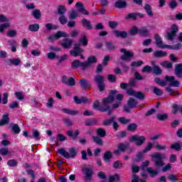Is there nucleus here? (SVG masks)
I'll return each mask as SVG.
<instances>
[{"mask_svg":"<svg viewBox=\"0 0 182 182\" xmlns=\"http://www.w3.org/2000/svg\"><path fill=\"white\" fill-rule=\"evenodd\" d=\"M115 95H117V90L112 91L111 95L108 97L103 99L102 104L101 106L99 104V101H95L93 105L94 109H98L101 112H107V110H109V107H106V108H104V107L105 106H106V105H109V103L113 102V101L114 100Z\"/></svg>","mask_w":182,"mask_h":182,"instance_id":"f257e3e1","label":"nucleus"},{"mask_svg":"<svg viewBox=\"0 0 182 182\" xmlns=\"http://www.w3.org/2000/svg\"><path fill=\"white\" fill-rule=\"evenodd\" d=\"M155 39H156L157 47L160 48L161 49H172L173 50H178V49H180L182 46L181 43H178L173 46H168V45L164 44L163 41H161V38L159 35L155 36Z\"/></svg>","mask_w":182,"mask_h":182,"instance_id":"f03ea898","label":"nucleus"},{"mask_svg":"<svg viewBox=\"0 0 182 182\" xmlns=\"http://www.w3.org/2000/svg\"><path fill=\"white\" fill-rule=\"evenodd\" d=\"M58 151L59 154L65 157V159H73V157L77 156V151H76L75 148H70L68 152L63 148L58 149Z\"/></svg>","mask_w":182,"mask_h":182,"instance_id":"7ed1b4c3","label":"nucleus"},{"mask_svg":"<svg viewBox=\"0 0 182 182\" xmlns=\"http://www.w3.org/2000/svg\"><path fill=\"white\" fill-rule=\"evenodd\" d=\"M177 32H178V26L177 24H172L169 30L167 31V39L173 42L177 36Z\"/></svg>","mask_w":182,"mask_h":182,"instance_id":"20e7f679","label":"nucleus"},{"mask_svg":"<svg viewBox=\"0 0 182 182\" xmlns=\"http://www.w3.org/2000/svg\"><path fill=\"white\" fill-rule=\"evenodd\" d=\"M167 156L166 154L156 153L152 155L153 161H155V166L156 167H163L164 166V162H163V159H166Z\"/></svg>","mask_w":182,"mask_h":182,"instance_id":"39448f33","label":"nucleus"},{"mask_svg":"<svg viewBox=\"0 0 182 182\" xmlns=\"http://www.w3.org/2000/svg\"><path fill=\"white\" fill-rule=\"evenodd\" d=\"M129 140L135 143L136 146H140L144 144L146 137L144 136L134 135L130 137Z\"/></svg>","mask_w":182,"mask_h":182,"instance_id":"423d86ee","label":"nucleus"},{"mask_svg":"<svg viewBox=\"0 0 182 182\" xmlns=\"http://www.w3.org/2000/svg\"><path fill=\"white\" fill-rule=\"evenodd\" d=\"M85 52V50L79 46L78 44H75L74 48L70 51V54L72 56H79Z\"/></svg>","mask_w":182,"mask_h":182,"instance_id":"0eeeda50","label":"nucleus"},{"mask_svg":"<svg viewBox=\"0 0 182 182\" xmlns=\"http://www.w3.org/2000/svg\"><path fill=\"white\" fill-rule=\"evenodd\" d=\"M68 36V33L63 31H58L53 36H50L48 37V41L50 42H53V41H57V39H60V38H66Z\"/></svg>","mask_w":182,"mask_h":182,"instance_id":"6e6552de","label":"nucleus"},{"mask_svg":"<svg viewBox=\"0 0 182 182\" xmlns=\"http://www.w3.org/2000/svg\"><path fill=\"white\" fill-rule=\"evenodd\" d=\"M120 52L121 53H123V55L121 56V59L122 60H130V58H133L134 53L130 50H127L124 48H122Z\"/></svg>","mask_w":182,"mask_h":182,"instance_id":"1a4fd4ad","label":"nucleus"},{"mask_svg":"<svg viewBox=\"0 0 182 182\" xmlns=\"http://www.w3.org/2000/svg\"><path fill=\"white\" fill-rule=\"evenodd\" d=\"M165 79L166 82H168L169 86H172L173 87H178L180 86V82H178L173 76H166Z\"/></svg>","mask_w":182,"mask_h":182,"instance_id":"9d476101","label":"nucleus"},{"mask_svg":"<svg viewBox=\"0 0 182 182\" xmlns=\"http://www.w3.org/2000/svg\"><path fill=\"white\" fill-rule=\"evenodd\" d=\"M127 95L129 96H134V97H136L137 99H144V95L141 92H136L133 90H127Z\"/></svg>","mask_w":182,"mask_h":182,"instance_id":"9b49d317","label":"nucleus"},{"mask_svg":"<svg viewBox=\"0 0 182 182\" xmlns=\"http://www.w3.org/2000/svg\"><path fill=\"white\" fill-rule=\"evenodd\" d=\"M151 149H153V144H151V142L148 143L146 144V148L143 150L142 152H139L137 154V160H141V158L143 157V153H147V151H150V150H151Z\"/></svg>","mask_w":182,"mask_h":182,"instance_id":"f8f14e48","label":"nucleus"},{"mask_svg":"<svg viewBox=\"0 0 182 182\" xmlns=\"http://www.w3.org/2000/svg\"><path fill=\"white\" fill-rule=\"evenodd\" d=\"M75 8H77V10L80 14H83L84 15H87L89 14V11L85 10V6L81 2L76 3Z\"/></svg>","mask_w":182,"mask_h":182,"instance_id":"ddd939ff","label":"nucleus"},{"mask_svg":"<svg viewBox=\"0 0 182 182\" xmlns=\"http://www.w3.org/2000/svg\"><path fill=\"white\" fill-rule=\"evenodd\" d=\"M82 173L85 174L87 180H90L92 176H93V170L90 168L85 167L82 168Z\"/></svg>","mask_w":182,"mask_h":182,"instance_id":"4468645a","label":"nucleus"},{"mask_svg":"<svg viewBox=\"0 0 182 182\" xmlns=\"http://www.w3.org/2000/svg\"><path fill=\"white\" fill-rule=\"evenodd\" d=\"M114 121V117H112L110 119H107L104 122V125L109 126V124H112V123H113L112 126L114 130H117V129H119V124Z\"/></svg>","mask_w":182,"mask_h":182,"instance_id":"2eb2a0df","label":"nucleus"},{"mask_svg":"<svg viewBox=\"0 0 182 182\" xmlns=\"http://www.w3.org/2000/svg\"><path fill=\"white\" fill-rule=\"evenodd\" d=\"M175 75L177 77H182V63L175 65Z\"/></svg>","mask_w":182,"mask_h":182,"instance_id":"dca6fc26","label":"nucleus"},{"mask_svg":"<svg viewBox=\"0 0 182 182\" xmlns=\"http://www.w3.org/2000/svg\"><path fill=\"white\" fill-rule=\"evenodd\" d=\"M74 101L77 105H80L82 103L86 105V104L89 103V100H87V98L84 97L79 98V97L75 96Z\"/></svg>","mask_w":182,"mask_h":182,"instance_id":"f3484780","label":"nucleus"},{"mask_svg":"<svg viewBox=\"0 0 182 182\" xmlns=\"http://www.w3.org/2000/svg\"><path fill=\"white\" fill-rule=\"evenodd\" d=\"M144 9L149 16H154V13H153V9L151 8V6H150V4H146L144 6Z\"/></svg>","mask_w":182,"mask_h":182,"instance_id":"a211bd4d","label":"nucleus"},{"mask_svg":"<svg viewBox=\"0 0 182 182\" xmlns=\"http://www.w3.org/2000/svg\"><path fill=\"white\" fill-rule=\"evenodd\" d=\"M87 43H88V40H87V37H86V36H85V34H82L81 37L80 38L79 40V46H87Z\"/></svg>","mask_w":182,"mask_h":182,"instance_id":"6ab92c4d","label":"nucleus"},{"mask_svg":"<svg viewBox=\"0 0 182 182\" xmlns=\"http://www.w3.org/2000/svg\"><path fill=\"white\" fill-rule=\"evenodd\" d=\"M72 43H73V41L69 38L65 40V42L62 43L63 48L65 49H69L70 46H72Z\"/></svg>","mask_w":182,"mask_h":182,"instance_id":"aec40b11","label":"nucleus"},{"mask_svg":"<svg viewBox=\"0 0 182 182\" xmlns=\"http://www.w3.org/2000/svg\"><path fill=\"white\" fill-rule=\"evenodd\" d=\"M114 5L116 8L123 9V8H126V6L127 5V4L124 1L119 0L116 1Z\"/></svg>","mask_w":182,"mask_h":182,"instance_id":"412c9836","label":"nucleus"},{"mask_svg":"<svg viewBox=\"0 0 182 182\" xmlns=\"http://www.w3.org/2000/svg\"><path fill=\"white\" fill-rule=\"evenodd\" d=\"M114 34L117 38H127V33L126 31H114Z\"/></svg>","mask_w":182,"mask_h":182,"instance_id":"4be33fe9","label":"nucleus"},{"mask_svg":"<svg viewBox=\"0 0 182 182\" xmlns=\"http://www.w3.org/2000/svg\"><path fill=\"white\" fill-rule=\"evenodd\" d=\"M154 55L156 58H163L164 56H167V53L163 50H158L154 53Z\"/></svg>","mask_w":182,"mask_h":182,"instance_id":"5701e85b","label":"nucleus"},{"mask_svg":"<svg viewBox=\"0 0 182 182\" xmlns=\"http://www.w3.org/2000/svg\"><path fill=\"white\" fill-rule=\"evenodd\" d=\"M8 116V114L3 116V118L0 121V126H4V124H7V123H9V117Z\"/></svg>","mask_w":182,"mask_h":182,"instance_id":"b1692460","label":"nucleus"},{"mask_svg":"<svg viewBox=\"0 0 182 182\" xmlns=\"http://www.w3.org/2000/svg\"><path fill=\"white\" fill-rule=\"evenodd\" d=\"M160 65L163 68H166V69H171L173 68V63L169 61H163L160 63Z\"/></svg>","mask_w":182,"mask_h":182,"instance_id":"393cba45","label":"nucleus"},{"mask_svg":"<svg viewBox=\"0 0 182 182\" xmlns=\"http://www.w3.org/2000/svg\"><path fill=\"white\" fill-rule=\"evenodd\" d=\"M62 112L64 113H66L67 114H71L72 116H75V114H77V111L73 110V109H69L66 108H63Z\"/></svg>","mask_w":182,"mask_h":182,"instance_id":"a878e982","label":"nucleus"},{"mask_svg":"<svg viewBox=\"0 0 182 182\" xmlns=\"http://www.w3.org/2000/svg\"><path fill=\"white\" fill-rule=\"evenodd\" d=\"M28 29L31 32H38V31H39V24L38 23L31 24L28 26Z\"/></svg>","mask_w":182,"mask_h":182,"instance_id":"bb28decb","label":"nucleus"},{"mask_svg":"<svg viewBox=\"0 0 182 182\" xmlns=\"http://www.w3.org/2000/svg\"><path fill=\"white\" fill-rule=\"evenodd\" d=\"M82 23L83 26L87 28V29H92V24H90V21L86 18H83L82 20Z\"/></svg>","mask_w":182,"mask_h":182,"instance_id":"cd10ccee","label":"nucleus"},{"mask_svg":"<svg viewBox=\"0 0 182 182\" xmlns=\"http://www.w3.org/2000/svg\"><path fill=\"white\" fill-rule=\"evenodd\" d=\"M94 80L96 83H98V85H102L105 82V77L100 75H97L95 77Z\"/></svg>","mask_w":182,"mask_h":182,"instance_id":"c85d7f7f","label":"nucleus"},{"mask_svg":"<svg viewBox=\"0 0 182 182\" xmlns=\"http://www.w3.org/2000/svg\"><path fill=\"white\" fill-rule=\"evenodd\" d=\"M11 26V23H5L0 24V33H4L5 32V30Z\"/></svg>","mask_w":182,"mask_h":182,"instance_id":"c756f323","label":"nucleus"},{"mask_svg":"<svg viewBox=\"0 0 182 182\" xmlns=\"http://www.w3.org/2000/svg\"><path fill=\"white\" fill-rule=\"evenodd\" d=\"M146 171L149 173V174H150L151 177H156V176L159 174V171L152 169L150 167L147 168Z\"/></svg>","mask_w":182,"mask_h":182,"instance_id":"7c9ffc66","label":"nucleus"},{"mask_svg":"<svg viewBox=\"0 0 182 182\" xmlns=\"http://www.w3.org/2000/svg\"><path fill=\"white\" fill-rule=\"evenodd\" d=\"M31 15L36 18L39 19L41 16H42V14H41V10L35 9L33 11Z\"/></svg>","mask_w":182,"mask_h":182,"instance_id":"2f4dec72","label":"nucleus"},{"mask_svg":"<svg viewBox=\"0 0 182 182\" xmlns=\"http://www.w3.org/2000/svg\"><path fill=\"white\" fill-rule=\"evenodd\" d=\"M0 154L1 156H11V152H9V150L8 149V148H1L0 149Z\"/></svg>","mask_w":182,"mask_h":182,"instance_id":"473e14b6","label":"nucleus"},{"mask_svg":"<svg viewBox=\"0 0 182 182\" xmlns=\"http://www.w3.org/2000/svg\"><path fill=\"white\" fill-rule=\"evenodd\" d=\"M80 85L81 87H84L85 89H86V87H89V86H90V83L85 79H82L80 81Z\"/></svg>","mask_w":182,"mask_h":182,"instance_id":"72a5a7b5","label":"nucleus"},{"mask_svg":"<svg viewBox=\"0 0 182 182\" xmlns=\"http://www.w3.org/2000/svg\"><path fill=\"white\" fill-rule=\"evenodd\" d=\"M152 65H154V67H153L154 73L155 75H161V69L159 66L154 65V63H152Z\"/></svg>","mask_w":182,"mask_h":182,"instance_id":"f704fd0d","label":"nucleus"},{"mask_svg":"<svg viewBox=\"0 0 182 182\" xmlns=\"http://www.w3.org/2000/svg\"><path fill=\"white\" fill-rule=\"evenodd\" d=\"M11 129L16 134H19V133H21V128H19V126L16 124L11 125Z\"/></svg>","mask_w":182,"mask_h":182,"instance_id":"c9c22d12","label":"nucleus"},{"mask_svg":"<svg viewBox=\"0 0 182 182\" xmlns=\"http://www.w3.org/2000/svg\"><path fill=\"white\" fill-rule=\"evenodd\" d=\"M60 23H61V25H66V23H68V18H66V16H65V15H61L59 17L58 19Z\"/></svg>","mask_w":182,"mask_h":182,"instance_id":"e433bc0d","label":"nucleus"},{"mask_svg":"<svg viewBox=\"0 0 182 182\" xmlns=\"http://www.w3.org/2000/svg\"><path fill=\"white\" fill-rule=\"evenodd\" d=\"M79 16V13L75 10L71 11L69 16V19H76Z\"/></svg>","mask_w":182,"mask_h":182,"instance_id":"4c0bfd02","label":"nucleus"},{"mask_svg":"<svg viewBox=\"0 0 182 182\" xmlns=\"http://www.w3.org/2000/svg\"><path fill=\"white\" fill-rule=\"evenodd\" d=\"M92 139L96 143V144H98V146H103V141L101 139L100 137L99 136H92Z\"/></svg>","mask_w":182,"mask_h":182,"instance_id":"58836bf2","label":"nucleus"},{"mask_svg":"<svg viewBox=\"0 0 182 182\" xmlns=\"http://www.w3.org/2000/svg\"><path fill=\"white\" fill-rule=\"evenodd\" d=\"M119 180H120V176H119L117 174H114L113 176H109L108 182L119 181Z\"/></svg>","mask_w":182,"mask_h":182,"instance_id":"ea45409f","label":"nucleus"},{"mask_svg":"<svg viewBox=\"0 0 182 182\" xmlns=\"http://www.w3.org/2000/svg\"><path fill=\"white\" fill-rule=\"evenodd\" d=\"M119 180H120V176H119L117 174H114L113 176H109L108 182L119 181Z\"/></svg>","mask_w":182,"mask_h":182,"instance_id":"a19ab883","label":"nucleus"},{"mask_svg":"<svg viewBox=\"0 0 182 182\" xmlns=\"http://www.w3.org/2000/svg\"><path fill=\"white\" fill-rule=\"evenodd\" d=\"M128 106L129 107H136L137 106V102L133 98H130L128 100Z\"/></svg>","mask_w":182,"mask_h":182,"instance_id":"79ce46f5","label":"nucleus"},{"mask_svg":"<svg viewBox=\"0 0 182 182\" xmlns=\"http://www.w3.org/2000/svg\"><path fill=\"white\" fill-rule=\"evenodd\" d=\"M10 63L11 65H14L15 66H18V65H21V59L20 58H15L9 60Z\"/></svg>","mask_w":182,"mask_h":182,"instance_id":"37998d69","label":"nucleus"},{"mask_svg":"<svg viewBox=\"0 0 182 182\" xmlns=\"http://www.w3.org/2000/svg\"><path fill=\"white\" fill-rule=\"evenodd\" d=\"M97 134L100 137H105L106 136V131L102 128H99L97 129Z\"/></svg>","mask_w":182,"mask_h":182,"instance_id":"c03bdc74","label":"nucleus"},{"mask_svg":"<svg viewBox=\"0 0 182 182\" xmlns=\"http://www.w3.org/2000/svg\"><path fill=\"white\" fill-rule=\"evenodd\" d=\"M171 149L173 150H176V151H179V150H181V146L179 143H175L171 146Z\"/></svg>","mask_w":182,"mask_h":182,"instance_id":"a18cd8bd","label":"nucleus"},{"mask_svg":"<svg viewBox=\"0 0 182 182\" xmlns=\"http://www.w3.org/2000/svg\"><path fill=\"white\" fill-rule=\"evenodd\" d=\"M112 152H110V151L105 152L104 154V160L105 161H109V160H110V159H112Z\"/></svg>","mask_w":182,"mask_h":182,"instance_id":"49530a36","label":"nucleus"},{"mask_svg":"<svg viewBox=\"0 0 182 182\" xmlns=\"http://www.w3.org/2000/svg\"><path fill=\"white\" fill-rule=\"evenodd\" d=\"M46 29H48V31H52V30L58 29V26L52 23H47L46 25Z\"/></svg>","mask_w":182,"mask_h":182,"instance_id":"de8ad7c7","label":"nucleus"},{"mask_svg":"<svg viewBox=\"0 0 182 182\" xmlns=\"http://www.w3.org/2000/svg\"><path fill=\"white\" fill-rule=\"evenodd\" d=\"M139 28H137V27H136V26H133L131 28V30L129 31V33L132 36H134V35H137V33H139Z\"/></svg>","mask_w":182,"mask_h":182,"instance_id":"09e8293b","label":"nucleus"},{"mask_svg":"<svg viewBox=\"0 0 182 182\" xmlns=\"http://www.w3.org/2000/svg\"><path fill=\"white\" fill-rule=\"evenodd\" d=\"M125 19H133L134 21H136V13H130L125 16Z\"/></svg>","mask_w":182,"mask_h":182,"instance_id":"8fccbe9b","label":"nucleus"},{"mask_svg":"<svg viewBox=\"0 0 182 182\" xmlns=\"http://www.w3.org/2000/svg\"><path fill=\"white\" fill-rule=\"evenodd\" d=\"M153 92L155 95H156V96H161V95H163V91L156 87H153Z\"/></svg>","mask_w":182,"mask_h":182,"instance_id":"3c124183","label":"nucleus"},{"mask_svg":"<svg viewBox=\"0 0 182 182\" xmlns=\"http://www.w3.org/2000/svg\"><path fill=\"white\" fill-rule=\"evenodd\" d=\"M7 164L9 167H16V166H18V161L14 159H11L8 161Z\"/></svg>","mask_w":182,"mask_h":182,"instance_id":"603ef678","label":"nucleus"},{"mask_svg":"<svg viewBox=\"0 0 182 182\" xmlns=\"http://www.w3.org/2000/svg\"><path fill=\"white\" fill-rule=\"evenodd\" d=\"M58 12L59 15H63V14L66 12V7H65V6H60L58 8Z\"/></svg>","mask_w":182,"mask_h":182,"instance_id":"864d4df0","label":"nucleus"},{"mask_svg":"<svg viewBox=\"0 0 182 182\" xmlns=\"http://www.w3.org/2000/svg\"><path fill=\"white\" fill-rule=\"evenodd\" d=\"M88 63L90 65H92V63H96V62H97V58H96V57H95L94 55H91L88 58Z\"/></svg>","mask_w":182,"mask_h":182,"instance_id":"5fc2aeb1","label":"nucleus"},{"mask_svg":"<svg viewBox=\"0 0 182 182\" xmlns=\"http://www.w3.org/2000/svg\"><path fill=\"white\" fill-rule=\"evenodd\" d=\"M139 33L141 36H147L149 35V30L147 28H141L139 30Z\"/></svg>","mask_w":182,"mask_h":182,"instance_id":"6e6d98bb","label":"nucleus"},{"mask_svg":"<svg viewBox=\"0 0 182 182\" xmlns=\"http://www.w3.org/2000/svg\"><path fill=\"white\" fill-rule=\"evenodd\" d=\"M68 136H70V137H76L79 134V131L76 130L73 132L72 130H70L68 132Z\"/></svg>","mask_w":182,"mask_h":182,"instance_id":"4d7b16f0","label":"nucleus"},{"mask_svg":"<svg viewBox=\"0 0 182 182\" xmlns=\"http://www.w3.org/2000/svg\"><path fill=\"white\" fill-rule=\"evenodd\" d=\"M54 102L55 101H53V98H52V97L48 98V100L47 101V104H46L47 107H48L49 109L53 107Z\"/></svg>","mask_w":182,"mask_h":182,"instance_id":"13d9d810","label":"nucleus"},{"mask_svg":"<svg viewBox=\"0 0 182 182\" xmlns=\"http://www.w3.org/2000/svg\"><path fill=\"white\" fill-rule=\"evenodd\" d=\"M144 63H143V61L140 60V61H134L132 62L131 64V66H132L133 68H139V66H141V65H143Z\"/></svg>","mask_w":182,"mask_h":182,"instance_id":"bf43d9fd","label":"nucleus"},{"mask_svg":"<svg viewBox=\"0 0 182 182\" xmlns=\"http://www.w3.org/2000/svg\"><path fill=\"white\" fill-rule=\"evenodd\" d=\"M119 122L122 123V124H129V123H130V119L124 117H120L119 118Z\"/></svg>","mask_w":182,"mask_h":182,"instance_id":"052dcab7","label":"nucleus"},{"mask_svg":"<svg viewBox=\"0 0 182 182\" xmlns=\"http://www.w3.org/2000/svg\"><path fill=\"white\" fill-rule=\"evenodd\" d=\"M79 66L80 67V61L79 60H75L72 63L73 69H76Z\"/></svg>","mask_w":182,"mask_h":182,"instance_id":"680f3d73","label":"nucleus"},{"mask_svg":"<svg viewBox=\"0 0 182 182\" xmlns=\"http://www.w3.org/2000/svg\"><path fill=\"white\" fill-rule=\"evenodd\" d=\"M16 99H18V100H23L24 99V97H23V95L22 94V92H16L14 93Z\"/></svg>","mask_w":182,"mask_h":182,"instance_id":"e2e57ef3","label":"nucleus"},{"mask_svg":"<svg viewBox=\"0 0 182 182\" xmlns=\"http://www.w3.org/2000/svg\"><path fill=\"white\" fill-rule=\"evenodd\" d=\"M156 117L159 120H166L168 117V115L167 114H159Z\"/></svg>","mask_w":182,"mask_h":182,"instance_id":"0e129e2a","label":"nucleus"},{"mask_svg":"<svg viewBox=\"0 0 182 182\" xmlns=\"http://www.w3.org/2000/svg\"><path fill=\"white\" fill-rule=\"evenodd\" d=\"M155 82L157 85H159V86H162V87L166 86V81H163L159 78H156Z\"/></svg>","mask_w":182,"mask_h":182,"instance_id":"69168bd1","label":"nucleus"},{"mask_svg":"<svg viewBox=\"0 0 182 182\" xmlns=\"http://www.w3.org/2000/svg\"><path fill=\"white\" fill-rule=\"evenodd\" d=\"M33 137L35 140H41V134L38 131H33Z\"/></svg>","mask_w":182,"mask_h":182,"instance_id":"338daca9","label":"nucleus"},{"mask_svg":"<svg viewBox=\"0 0 182 182\" xmlns=\"http://www.w3.org/2000/svg\"><path fill=\"white\" fill-rule=\"evenodd\" d=\"M114 168H122L123 167V164H122L119 161H117L114 164Z\"/></svg>","mask_w":182,"mask_h":182,"instance_id":"774afa93","label":"nucleus"}]
</instances>
